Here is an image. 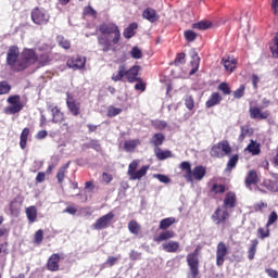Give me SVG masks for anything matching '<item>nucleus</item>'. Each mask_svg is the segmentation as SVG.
I'll return each mask as SVG.
<instances>
[{"instance_id": "f257e3e1", "label": "nucleus", "mask_w": 278, "mask_h": 278, "mask_svg": "<svg viewBox=\"0 0 278 278\" xmlns=\"http://www.w3.org/2000/svg\"><path fill=\"white\" fill-rule=\"evenodd\" d=\"M37 50L41 53H36L34 49H25L24 55L28 62V66H31L33 64H37L38 66H47V64L53 60L49 46L42 45L38 47Z\"/></svg>"}, {"instance_id": "f03ea898", "label": "nucleus", "mask_w": 278, "mask_h": 278, "mask_svg": "<svg viewBox=\"0 0 278 278\" xmlns=\"http://www.w3.org/2000/svg\"><path fill=\"white\" fill-rule=\"evenodd\" d=\"M7 63L12 68V71H25V68H28L29 62L25 56V49L23 50L21 55L18 47H10L7 53Z\"/></svg>"}, {"instance_id": "7ed1b4c3", "label": "nucleus", "mask_w": 278, "mask_h": 278, "mask_svg": "<svg viewBox=\"0 0 278 278\" xmlns=\"http://www.w3.org/2000/svg\"><path fill=\"white\" fill-rule=\"evenodd\" d=\"M138 166H140V160H134L128 165L127 175L130 179V181H136L142 179L144 177L150 168L149 165L141 166L140 169H138Z\"/></svg>"}, {"instance_id": "20e7f679", "label": "nucleus", "mask_w": 278, "mask_h": 278, "mask_svg": "<svg viewBox=\"0 0 278 278\" xmlns=\"http://www.w3.org/2000/svg\"><path fill=\"white\" fill-rule=\"evenodd\" d=\"M211 157H228V155H231V146L229 144V141L223 140L218 143L214 144L210 151Z\"/></svg>"}, {"instance_id": "39448f33", "label": "nucleus", "mask_w": 278, "mask_h": 278, "mask_svg": "<svg viewBox=\"0 0 278 278\" xmlns=\"http://www.w3.org/2000/svg\"><path fill=\"white\" fill-rule=\"evenodd\" d=\"M9 105L4 109V114H18L23 108H25V102L21 99V96H10L7 99Z\"/></svg>"}, {"instance_id": "423d86ee", "label": "nucleus", "mask_w": 278, "mask_h": 278, "mask_svg": "<svg viewBox=\"0 0 278 278\" xmlns=\"http://www.w3.org/2000/svg\"><path fill=\"white\" fill-rule=\"evenodd\" d=\"M99 31H101V34H103L104 36H110L113 34V45H118V42H121V29H118V26L116 24L103 23L99 26Z\"/></svg>"}, {"instance_id": "0eeeda50", "label": "nucleus", "mask_w": 278, "mask_h": 278, "mask_svg": "<svg viewBox=\"0 0 278 278\" xmlns=\"http://www.w3.org/2000/svg\"><path fill=\"white\" fill-rule=\"evenodd\" d=\"M201 248H197L193 252L187 255V264L189 266V270L191 273L192 278H197L199 276V251Z\"/></svg>"}, {"instance_id": "6e6552de", "label": "nucleus", "mask_w": 278, "mask_h": 278, "mask_svg": "<svg viewBox=\"0 0 278 278\" xmlns=\"http://www.w3.org/2000/svg\"><path fill=\"white\" fill-rule=\"evenodd\" d=\"M50 20L51 15L45 9L35 8L31 11V21L35 25H47Z\"/></svg>"}, {"instance_id": "1a4fd4ad", "label": "nucleus", "mask_w": 278, "mask_h": 278, "mask_svg": "<svg viewBox=\"0 0 278 278\" xmlns=\"http://www.w3.org/2000/svg\"><path fill=\"white\" fill-rule=\"evenodd\" d=\"M112 220H114V213L109 212L106 215H103L102 217L98 218L96 223L92 225V228L98 231H101V229H108Z\"/></svg>"}, {"instance_id": "9d476101", "label": "nucleus", "mask_w": 278, "mask_h": 278, "mask_svg": "<svg viewBox=\"0 0 278 278\" xmlns=\"http://www.w3.org/2000/svg\"><path fill=\"white\" fill-rule=\"evenodd\" d=\"M229 255V249L225 242L220 241L216 249V266H223L225 264V257Z\"/></svg>"}, {"instance_id": "9b49d317", "label": "nucleus", "mask_w": 278, "mask_h": 278, "mask_svg": "<svg viewBox=\"0 0 278 278\" xmlns=\"http://www.w3.org/2000/svg\"><path fill=\"white\" fill-rule=\"evenodd\" d=\"M66 105L72 116H79V114H81V103L73 99L72 94L68 92L66 98Z\"/></svg>"}, {"instance_id": "f8f14e48", "label": "nucleus", "mask_w": 278, "mask_h": 278, "mask_svg": "<svg viewBox=\"0 0 278 278\" xmlns=\"http://www.w3.org/2000/svg\"><path fill=\"white\" fill-rule=\"evenodd\" d=\"M249 114L253 121H266L270 116V111H262L261 108L250 106Z\"/></svg>"}, {"instance_id": "ddd939ff", "label": "nucleus", "mask_w": 278, "mask_h": 278, "mask_svg": "<svg viewBox=\"0 0 278 278\" xmlns=\"http://www.w3.org/2000/svg\"><path fill=\"white\" fill-rule=\"evenodd\" d=\"M229 219V212L227 208H222L218 206L216 211L212 215V220L216 223V225H222V223H227Z\"/></svg>"}, {"instance_id": "4468645a", "label": "nucleus", "mask_w": 278, "mask_h": 278, "mask_svg": "<svg viewBox=\"0 0 278 278\" xmlns=\"http://www.w3.org/2000/svg\"><path fill=\"white\" fill-rule=\"evenodd\" d=\"M257 190H260V192H266V190H268V192H278V181L265 179L261 184V187H257Z\"/></svg>"}, {"instance_id": "2eb2a0df", "label": "nucleus", "mask_w": 278, "mask_h": 278, "mask_svg": "<svg viewBox=\"0 0 278 278\" xmlns=\"http://www.w3.org/2000/svg\"><path fill=\"white\" fill-rule=\"evenodd\" d=\"M238 204V198L236 197V193L233 191H229L226 193L224 198V207L225 210H233L236 205Z\"/></svg>"}, {"instance_id": "dca6fc26", "label": "nucleus", "mask_w": 278, "mask_h": 278, "mask_svg": "<svg viewBox=\"0 0 278 278\" xmlns=\"http://www.w3.org/2000/svg\"><path fill=\"white\" fill-rule=\"evenodd\" d=\"M66 64L68 68H73L74 71H77L86 66V59L81 56H73L72 59L67 60Z\"/></svg>"}, {"instance_id": "f3484780", "label": "nucleus", "mask_w": 278, "mask_h": 278, "mask_svg": "<svg viewBox=\"0 0 278 278\" xmlns=\"http://www.w3.org/2000/svg\"><path fill=\"white\" fill-rule=\"evenodd\" d=\"M60 254H52L47 262L48 270L51 273H58V270H60Z\"/></svg>"}, {"instance_id": "a211bd4d", "label": "nucleus", "mask_w": 278, "mask_h": 278, "mask_svg": "<svg viewBox=\"0 0 278 278\" xmlns=\"http://www.w3.org/2000/svg\"><path fill=\"white\" fill-rule=\"evenodd\" d=\"M48 110L52 113V123L60 124L64 123L65 117L60 108L53 106V104H50L48 106Z\"/></svg>"}, {"instance_id": "6ab92c4d", "label": "nucleus", "mask_w": 278, "mask_h": 278, "mask_svg": "<svg viewBox=\"0 0 278 278\" xmlns=\"http://www.w3.org/2000/svg\"><path fill=\"white\" fill-rule=\"evenodd\" d=\"M138 73H140V66L138 65H134L129 70H127L126 67L125 77L127 81H129V84H134V81H138L139 80Z\"/></svg>"}, {"instance_id": "aec40b11", "label": "nucleus", "mask_w": 278, "mask_h": 278, "mask_svg": "<svg viewBox=\"0 0 278 278\" xmlns=\"http://www.w3.org/2000/svg\"><path fill=\"white\" fill-rule=\"evenodd\" d=\"M162 249L165 253H178L180 245L178 241H166L162 243Z\"/></svg>"}, {"instance_id": "412c9836", "label": "nucleus", "mask_w": 278, "mask_h": 278, "mask_svg": "<svg viewBox=\"0 0 278 278\" xmlns=\"http://www.w3.org/2000/svg\"><path fill=\"white\" fill-rule=\"evenodd\" d=\"M190 55H191L190 65L192 66L190 71V75H194V73L199 71V64L201 63V58H199V53H197V50H191Z\"/></svg>"}, {"instance_id": "4be33fe9", "label": "nucleus", "mask_w": 278, "mask_h": 278, "mask_svg": "<svg viewBox=\"0 0 278 278\" xmlns=\"http://www.w3.org/2000/svg\"><path fill=\"white\" fill-rule=\"evenodd\" d=\"M143 18L149 21V23H155V21L160 20V15H157V11L152 8H147L142 13Z\"/></svg>"}, {"instance_id": "5701e85b", "label": "nucleus", "mask_w": 278, "mask_h": 278, "mask_svg": "<svg viewBox=\"0 0 278 278\" xmlns=\"http://www.w3.org/2000/svg\"><path fill=\"white\" fill-rule=\"evenodd\" d=\"M205 173H206V169L204 166L202 165L195 166L193 170H191L192 181H194V179L195 181H201V179L205 177Z\"/></svg>"}, {"instance_id": "b1692460", "label": "nucleus", "mask_w": 278, "mask_h": 278, "mask_svg": "<svg viewBox=\"0 0 278 278\" xmlns=\"http://www.w3.org/2000/svg\"><path fill=\"white\" fill-rule=\"evenodd\" d=\"M260 181L257 177V172L255 169H251L248 172V176L245 177V186L247 188H251V186H255Z\"/></svg>"}, {"instance_id": "393cba45", "label": "nucleus", "mask_w": 278, "mask_h": 278, "mask_svg": "<svg viewBox=\"0 0 278 278\" xmlns=\"http://www.w3.org/2000/svg\"><path fill=\"white\" fill-rule=\"evenodd\" d=\"M98 45L100 47H102V51L104 53H108V51H110L112 49V45H114V43L112 42V40L110 41L108 36H99L98 37Z\"/></svg>"}, {"instance_id": "a878e982", "label": "nucleus", "mask_w": 278, "mask_h": 278, "mask_svg": "<svg viewBox=\"0 0 278 278\" xmlns=\"http://www.w3.org/2000/svg\"><path fill=\"white\" fill-rule=\"evenodd\" d=\"M181 170H185V179L192 184V166L190 165V162L185 161L180 164Z\"/></svg>"}, {"instance_id": "bb28decb", "label": "nucleus", "mask_w": 278, "mask_h": 278, "mask_svg": "<svg viewBox=\"0 0 278 278\" xmlns=\"http://www.w3.org/2000/svg\"><path fill=\"white\" fill-rule=\"evenodd\" d=\"M222 64H224V68L228 71V73H233V70L236 68V65L238 64V61L236 59L231 58H224L222 60Z\"/></svg>"}, {"instance_id": "cd10ccee", "label": "nucleus", "mask_w": 278, "mask_h": 278, "mask_svg": "<svg viewBox=\"0 0 278 278\" xmlns=\"http://www.w3.org/2000/svg\"><path fill=\"white\" fill-rule=\"evenodd\" d=\"M173 238H175V231L165 230L154 238V242H165L166 240H170Z\"/></svg>"}, {"instance_id": "c85d7f7f", "label": "nucleus", "mask_w": 278, "mask_h": 278, "mask_svg": "<svg viewBox=\"0 0 278 278\" xmlns=\"http://www.w3.org/2000/svg\"><path fill=\"white\" fill-rule=\"evenodd\" d=\"M223 101V97H220V93L214 92L211 94L210 99L206 101L205 105L206 108H214V105H218Z\"/></svg>"}, {"instance_id": "c756f323", "label": "nucleus", "mask_w": 278, "mask_h": 278, "mask_svg": "<svg viewBox=\"0 0 278 278\" xmlns=\"http://www.w3.org/2000/svg\"><path fill=\"white\" fill-rule=\"evenodd\" d=\"M177 223V219L175 217H167L160 222L159 229H162L163 231H166L169 227H173Z\"/></svg>"}, {"instance_id": "7c9ffc66", "label": "nucleus", "mask_w": 278, "mask_h": 278, "mask_svg": "<svg viewBox=\"0 0 278 278\" xmlns=\"http://www.w3.org/2000/svg\"><path fill=\"white\" fill-rule=\"evenodd\" d=\"M138 29L137 23H131L127 28L124 29V38L129 40V38H134L136 36V30Z\"/></svg>"}, {"instance_id": "2f4dec72", "label": "nucleus", "mask_w": 278, "mask_h": 278, "mask_svg": "<svg viewBox=\"0 0 278 278\" xmlns=\"http://www.w3.org/2000/svg\"><path fill=\"white\" fill-rule=\"evenodd\" d=\"M125 73H126V66L119 65L117 72L113 73L111 77L112 81H122L123 77H125Z\"/></svg>"}, {"instance_id": "473e14b6", "label": "nucleus", "mask_w": 278, "mask_h": 278, "mask_svg": "<svg viewBox=\"0 0 278 278\" xmlns=\"http://www.w3.org/2000/svg\"><path fill=\"white\" fill-rule=\"evenodd\" d=\"M26 216L29 223H36V219L38 218V210H36V206H29L26 208Z\"/></svg>"}, {"instance_id": "72a5a7b5", "label": "nucleus", "mask_w": 278, "mask_h": 278, "mask_svg": "<svg viewBox=\"0 0 278 278\" xmlns=\"http://www.w3.org/2000/svg\"><path fill=\"white\" fill-rule=\"evenodd\" d=\"M11 216L17 217L21 214V204L17 200H13L9 206Z\"/></svg>"}, {"instance_id": "f704fd0d", "label": "nucleus", "mask_w": 278, "mask_h": 278, "mask_svg": "<svg viewBox=\"0 0 278 278\" xmlns=\"http://www.w3.org/2000/svg\"><path fill=\"white\" fill-rule=\"evenodd\" d=\"M155 155H156L157 160H168V157H173V152H170L169 150L164 151L160 148H156Z\"/></svg>"}, {"instance_id": "c9c22d12", "label": "nucleus", "mask_w": 278, "mask_h": 278, "mask_svg": "<svg viewBox=\"0 0 278 278\" xmlns=\"http://www.w3.org/2000/svg\"><path fill=\"white\" fill-rule=\"evenodd\" d=\"M140 229H142V228H141L140 224H138V222H136V219H132L128 223V230L134 236H138L140 233Z\"/></svg>"}, {"instance_id": "e433bc0d", "label": "nucleus", "mask_w": 278, "mask_h": 278, "mask_svg": "<svg viewBox=\"0 0 278 278\" xmlns=\"http://www.w3.org/2000/svg\"><path fill=\"white\" fill-rule=\"evenodd\" d=\"M238 160H240V156L238 154L232 155L226 165V173H231L233 170V167L238 165Z\"/></svg>"}, {"instance_id": "4c0bfd02", "label": "nucleus", "mask_w": 278, "mask_h": 278, "mask_svg": "<svg viewBox=\"0 0 278 278\" xmlns=\"http://www.w3.org/2000/svg\"><path fill=\"white\" fill-rule=\"evenodd\" d=\"M257 244H260V242L256 239L252 240V244L248 251V260H255V253H257Z\"/></svg>"}, {"instance_id": "58836bf2", "label": "nucleus", "mask_w": 278, "mask_h": 278, "mask_svg": "<svg viewBox=\"0 0 278 278\" xmlns=\"http://www.w3.org/2000/svg\"><path fill=\"white\" fill-rule=\"evenodd\" d=\"M27 138H29V128H24L20 137L21 149H25L27 147Z\"/></svg>"}, {"instance_id": "ea45409f", "label": "nucleus", "mask_w": 278, "mask_h": 278, "mask_svg": "<svg viewBox=\"0 0 278 278\" xmlns=\"http://www.w3.org/2000/svg\"><path fill=\"white\" fill-rule=\"evenodd\" d=\"M247 151H249L250 153H252V155H260V143L251 140V142L249 143V146L247 147Z\"/></svg>"}, {"instance_id": "a19ab883", "label": "nucleus", "mask_w": 278, "mask_h": 278, "mask_svg": "<svg viewBox=\"0 0 278 278\" xmlns=\"http://www.w3.org/2000/svg\"><path fill=\"white\" fill-rule=\"evenodd\" d=\"M210 27H212V22L210 21H201L192 24V29L205 30V29H210Z\"/></svg>"}, {"instance_id": "79ce46f5", "label": "nucleus", "mask_w": 278, "mask_h": 278, "mask_svg": "<svg viewBox=\"0 0 278 278\" xmlns=\"http://www.w3.org/2000/svg\"><path fill=\"white\" fill-rule=\"evenodd\" d=\"M138 144H140L139 140H128V141H125L124 149H125V151L130 153L131 151H134L136 149V147H138Z\"/></svg>"}, {"instance_id": "37998d69", "label": "nucleus", "mask_w": 278, "mask_h": 278, "mask_svg": "<svg viewBox=\"0 0 278 278\" xmlns=\"http://www.w3.org/2000/svg\"><path fill=\"white\" fill-rule=\"evenodd\" d=\"M257 238H260L261 240H264L265 238H270V227L265 226V228H258Z\"/></svg>"}, {"instance_id": "c03bdc74", "label": "nucleus", "mask_w": 278, "mask_h": 278, "mask_svg": "<svg viewBox=\"0 0 278 278\" xmlns=\"http://www.w3.org/2000/svg\"><path fill=\"white\" fill-rule=\"evenodd\" d=\"M123 112V109L115 108V106H109L108 108V116L109 118H114V116H118Z\"/></svg>"}, {"instance_id": "a18cd8bd", "label": "nucleus", "mask_w": 278, "mask_h": 278, "mask_svg": "<svg viewBox=\"0 0 278 278\" xmlns=\"http://www.w3.org/2000/svg\"><path fill=\"white\" fill-rule=\"evenodd\" d=\"M164 142V135L159 132L155 134L152 138V144H154V147H160L162 146V143Z\"/></svg>"}, {"instance_id": "49530a36", "label": "nucleus", "mask_w": 278, "mask_h": 278, "mask_svg": "<svg viewBox=\"0 0 278 278\" xmlns=\"http://www.w3.org/2000/svg\"><path fill=\"white\" fill-rule=\"evenodd\" d=\"M56 40H58V43L60 45V47H62V49H71V41H68L63 36H58Z\"/></svg>"}, {"instance_id": "de8ad7c7", "label": "nucleus", "mask_w": 278, "mask_h": 278, "mask_svg": "<svg viewBox=\"0 0 278 278\" xmlns=\"http://www.w3.org/2000/svg\"><path fill=\"white\" fill-rule=\"evenodd\" d=\"M12 87L8 81H0V94H9Z\"/></svg>"}, {"instance_id": "09e8293b", "label": "nucleus", "mask_w": 278, "mask_h": 278, "mask_svg": "<svg viewBox=\"0 0 278 278\" xmlns=\"http://www.w3.org/2000/svg\"><path fill=\"white\" fill-rule=\"evenodd\" d=\"M278 220V215L277 212L273 211L269 215H268V219L266 223V227H270L273 225H275V223Z\"/></svg>"}, {"instance_id": "8fccbe9b", "label": "nucleus", "mask_w": 278, "mask_h": 278, "mask_svg": "<svg viewBox=\"0 0 278 278\" xmlns=\"http://www.w3.org/2000/svg\"><path fill=\"white\" fill-rule=\"evenodd\" d=\"M130 55L134 60H141L142 58V50L138 47H134L130 51Z\"/></svg>"}, {"instance_id": "3c124183", "label": "nucleus", "mask_w": 278, "mask_h": 278, "mask_svg": "<svg viewBox=\"0 0 278 278\" xmlns=\"http://www.w3.org/2000/svg\"><path fill=\"white\" fill-rule=\"evenodd\" d=\"M211 190L214 194H223L225 192V185L214 184Z\"/></svg>"}, {"instance_id": "603ef678", "label": "nucleus", "mask_w": 278, "mask_h": 278, "mask_svg": "<svg viewBox=\"0 0 278 278\" xmlns=\"http://www.w3.org/2000/svg\"><path fill=\"white\" fill-rule=\"evenodd\" d=\"M185 105L188 110H194V98L192 96H187L185 99Z\"/></svg>"}, {"instance_id": "864d4df0", "label": "nucleus", "mask_w": 278, "mask_h": 278, "mask_svg": "<svg viewBox=\"0 0 278 278\" xmlns=\"http://www.w3.org/2000/svg\"><path fill=\"white\" fill-rule=\"evenodd\" d=\"M185 38L188 42H194V40H197V33L193 30H187L185 31Z\"/></svg>"}, {"instance_id": "5fc2aeb1", "label": "nucleus", "mask_w": 278, "mask_h": 278, "mask_svg": "<svg viewBox=\"0 0 278 278\" xmlns=\"http://www.w3.org/2000/svg\"><path fill=\"white\" fill-rule=\"evenodd\" d=\"M154 179H157L161 181V184H170V178L164 174H154Z\"/></svg>"}, {"instance_id": "6e6d98bb", "label": "nucleus", "mask_w": 278, "mask_h": 278, "mask_svg": "<svg viewBox=\"0 0 278 278\" xmlns=\"http://www.w3.org/2000/svg\"><path fill=\"white\" fill-rule=\"evenodd\" d=\"M273 56L278 58V34L274 38V45L270 48Z\"/></svg>"}, {"instance_id": "4d7b16f0", "label": "nucleus", "mask_w": 278, "mask_h": 278, "mask_svg": "<svg viewBox=\"0 0 278 278\" xmlns=\"http://www.w3.org/2000/svg\"><path fill=\"white\" fill-rule=\"evenodd\" d=\"M218 90H220L223 94H231V89L229 88V85L227 83L219 84Z\"/></svg>"}, {"instance_id": "13d9d810", "label": "nucleus", "mask_w": 278, "mask_h": 278, "mask_svg": "<svg viewBox=\"0 0 278 278\" xmlns=\"http://www.w3.org/2000/svg\"><path fill=\"white\" fill-rule=\"evenodd\" d=\"M244 85H241L236 91H233V98L235 99H242L244 97Z\"/></svg>"}, {"instance_id": "bf43d9fd", "label": "nucleus", "mask_w": 278, "mask_h": 278, "mask_svg": "<svg viewBox=\"0 0 278 278\" xmlns=\"http://www.w3.org/2000/svg\"><path fill=\"white\" fill-rule=\"evenodd\" d=\"M174 64H175L176 66H179V64H186V53H184V52L179 53V54L176 56V59H175V61H174Z\"/></svg>"}, {"instance_id": "052dcab7", "label": "nucleus", "mask_w": 278, "mask_h": 278, "mask_svg": "<svg viewBox=\"0 0 278 278\" xmlns=\"http://www.w3.org/2000/svg\"><path fill=\"white\" fill-rule=\"evenodd\" d=\"M152 125L155 127V129H166L168 124L166 121L156 119L152 123Z\"/></svg>"}, {"instance_id": "680f3d73", "label": "nucleus", "mask_w": 278, "mask_h": 278, "mask_svg": "<svg viewBox=\"0 0 278 278\" xmlns=\"http://www.w3.org/2000/svg\"><path fill=\"white\" fill-rule=\"evenodd\" d=\"M266 207H268V203H266V202H258V203L254 204V206H253L254 212H264V210H266Z\"/></svg>"}, {"instance_id": "e2e57ef3", "label": "nucleus", "mask_w": 278, "mask_h": 278, "mask_svg": "<svg viewBox=\"0 0 278 278\" xmlns=\"http://www.w3.org/2000/svg\"><path fill=\"white\" fill-rule=\"evenodd\" d=\"M45 240V231L37 230L35 233V242L36 244H40Z\"/></svg>"}, {"instance_id": "0e129e2a", "label": "nucleus", "mask_w": 278, "mask_h": 278, "mask_svg": "<svg viewBox=\"0 0 278 278\" xmlns=\"http://www.w3.org/2000/svg\"><path fill=\"white\" fill-rule=\"evenodd\" d=\"M118 260L119 257L109 256L104 264L105 266H109L110 268H112V266H114L118 262Z\"/></svg>"}, {"instance_id": "69168bd1", "label": "nucleus", "mask_w": 278, "mask_h": 278, "mask_svg": "<svg viewBox=\"0 0 278 278\" xmlns=\"http://www.w3.org/2000/svg\"><path fill=\"white\" fill-rule=\"evenodd\" d=\"M64 177H66V170H64V168H60L56 173V179L59 184H62V181H64Z\"/></svg>"}, {"instance_id": "338daca9", "label": "nucleus", "mask_w": 278, "mask_h": 278, "mask_svg": "<svg viewBox=\"0 0 278 278\" xmlns=\"http://www.w3.org/2000/svg\"><path fill=\"white\" fill-rule=\"evenodd\" d=\"M84 14H87L89 16H93V18H97V11L92 9V7H86L84 9Z\"/></svg>"}, {"instance_id": "774afa93", "label": "nucleus", "mask_w": 278, "mask_h": 278, "mask_svg": "<svg viewBox=\"0 0 278 278\" xmlns=\"http://www.w3.org/2000/svg\"><path fill=\"white\" fill-rule=\"evenodd\" d=\"M271 11L278 17V0H271Z\"/></svg>"}]
</instances>
